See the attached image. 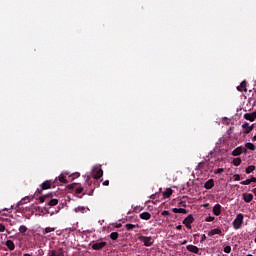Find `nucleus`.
I'll return each mask as SVG.
<instances>
[{"label":"nucleus","mask_w":256,"mask_h":256,"mask_svg":"<svg viewBox=\"0 0 256 256\" xmlns=\"http://www.w3.org/2000/svg\"><path fill=\"white\" fill-rule=\"evenodd\" d=\"M45 201L48 202V206L49 207H55V205L59 204V200L58 199H53V193L46 194V195L41 196L39 198V202L40 203H45Z\"/></svg>","instance_id":"f257e3e1"},{"label":"nucleus","mask_w":256,"mask_h":256,"mask_svg":"<svg viewBox=\"0 0 256 256\" xmlns=\"http://www.w3.org/2000/svg\"><path fill=\"white\" fill-rule=\"evenodd\" d=\"M58 183H59V180H57V178L54 180H46L42 183L41 189L36 190V193L41 194V193H43V191H45L47 189H51L52 187H55L56 185H58Z\"/></svg>","instance_id":"f03ea898"},{"label":"nucleus","mask_w":256,"mask_h":256,"mask_svg":"<svg viewBox=\"0 0 256 256\" xmlns=\"http://www.w3.org/2000/svg\"><path fill=\"white\" fill-rule=\"evenodd\" d=\"M138 241H141L145 247H151L154 243L153 237L143 235L138 236Z\"/></svg>","instance_id":"7ed1b4c3"},{"label":"nucleus","mask_w":256,"mask_h":256,"mask_svg":"<svg viewBox=\"0 0 256 256\" xmlns=\"http://www.w3.org/2000/svg\"><path fill=\"white\" fill-rule=\"evenodd\" d=\"M243 219H244V216L242 213L237 214L236 218L232 222V225L235 230L241 229V225H243Z\"/></svg>","instance_id":"20e7f679"},{"label":"nucleus","mask_w":256,"mask_h":256,"mask_svg":"<svg viewBox=\"0 0 256 256\" xmlns=\"http://www.w3.org/2000/svg\"><path fill=\"white\" fill-rule=\"evenodd\" d=\"M92 177L94 179H101V177H103V169L101 166H94L92 169Z\"/></svg>","instance_id":"39448f33"},{"label":"nucleus","mask_w":256,"mask_h":256,"mask_svg":"<svg viewBox=\"0 0 256 256\" xmlns=\"http://www.w3.org/2000/svg\"><path fill=\"white\" fill-rule=\"evenodd\" d=\"M195 221V218H193V214L188 215L184 220H183V225L187 227V229H191V224Z\"/></svg>","instance_id":"423d86ee"},{"label":"nucleus","mask_w":256,"mask_h":256,"mask_svg":"<svg viewBox=\"0 0 256 256\" xmlns=\"http://www.w3.org/2000/svg\"><path fill=\"white\" fill-rule=\"evenodd\" d=\"M106 246H107V242H96L92 244V249L94 251H101V249H103Z\"/></svg>","instance_id":"0eeeda50"},{"label":"nucleus","mask_w":256,"mask_h":256,"mask_svg":"<svg viewBox=\"0 0 256 256\" xmlns=\"http://www.w3.org/2000/svg\"><path fill=\"white\" fill-rule=\"evenodd\" d=\"M47 256H65V252L63 251V248L58 250H50Z\"/></svg>","instance_id":"6e6552de"},{"label":"nucleus","mask_w":256,"mask_h":256,"mask_svg":"<svg viewBox=\"0 0 256 256\" xmlns=\"http://www.w3.org/2000/svg\"><path fill=\"white\" fill-rule=\"evenodd\" d=\"M254 125H249L248 122H244L242 128L244 130L245 135H249V133L253 130Z\"/></svg>","instance_id":"1a4fd4ad"},{"label":"nucleus","mask_w":256,"mask_h":256,"mask_svg":"<svg viewBox=\"0 0 256 256\" xmlns=\"http://www.w3.org/2000/svg\"><path fill=\"white\" fill-rule=\"evenodd\" d=\"M237 91L240 93H247V80H243L239 86H237Z\"/></svg>","instance_id":"9d476101"},{"label":"nucleus","mask_w":256,"mask_h":256,"mask_svg":"<svg viewBox=\"0 0 256 256\" xmlns=\"http://www.w3.org/2000/svg\"><path fill=\"white\" fill-rule=\"evenodd\" d=\"M187 251H190V253H195L196 255L199 254V247L193 245V244H189L188 246H186Z\"/></svg>","instance_id":"9b49d317"},{"label":"nucleus","mask_w":256,"mask_h":256,"mask_svg":"<svg viewBox=\"0 0 256 256\" xmlns=\"http://www.w3.org/2000/svg\"><path fill=\"white\" fill-rule=\"evenodd\" d=\"M242 198H243V201H245V203H251V201H253V194L243 193Z\"/></svg>","instance_id":"f8f14e48"},{"label":"nucleus","mask_w":256,"mask_h":256,"mask_svg":"<svg viewBox=\"0 0 256 256\" xmlns=\"http://www.w3.org/2000/svg\"><path fill=\"white\" fill-rule=\"evenodd\" d=\"M221 209H223V207L221 206V204H216L213 207V213L214 215H216V217H219V215H221Z\"/></svg>","instance_id":"ddd939ff"},{"label":"nucleus","mask_w":256,"mask_h":256,"mask_svg":"<svg viewBox=\"0 0 256 256\" xmlns=\"http://www.w3.org/2000/svg\"><path fill=\"white\" fill-rule=\"evenodd\" d=\"M243 153V146L237 147L232 151L233 157H239Z\"/></svg>","instance_id":"4468645a"},{"label":"nucleus","mask_w":256,"mask_h":256,"mask_svg":"<svg viewBox=\"0 0 256 256\" xmlns=\"http://www.w3.org/2000/svg\"><path fill=\"white\" fill-rule=\"evenodd\" d=\"M204 187L208 190L213 189V187H215V181L213 179H209L205 182Z\"/></svg>","instance_id":"2eb2a0df"},{"label":"nucleus","mask_w":256,"mask_h":256,"mask_svg":"<svg viewBox=\"0 0 256 256\" xmlns=\"http://www.w3.org/2000/svg\"><path fill=\"white\" fill-rule=\"evenodd\" d=\"M210 237H213V235H223V232L219 228L212 229L209 234Z\"/></svg>","instance_id":"dca6fc26"},{"label":"nucleus","mask_w":256,"mask_h":256,"mask_svg":"<svg viewBox=\"0 0 256 256\" xmlns=\"http://www.w3.org/2000/svg\"><path fill=\"white\" fill-rule=\"evenodd\" d=\"M5 245L10 251H15V243L13 240H7Z\"/></svg>","instance_id":"f3484780"},{"label":"nucleus","mask_w":256,"mask_h":256,"mask_svg":"<svg viewBox=\"0 0 256 256\" xmlns=\"http://www.w3.org/2000/svg\"><path fill=\"white\" fill-rule=\"evenodd\" d=\"M140 219H143L144 221H149V219H151V213H149V212L141 213Z\"/></svg>","instance_id":"a211bd4d"},{"label":"nucleus","mask_w":256,"mask_h":256,"mask_svg":"<svg viewBox=\"0 0 256 256\" xmlns=\"http://www.w3.org/2000/svg\"><path fill=\"white\" fill-rule=\"evenodd\" d=\"M171 195H173V190L171 188H168L163 192V197H165V199H169Z\"/></svg>","instance_id":"6ab92c4d"},{"label":"nucleus","mask_w":256,"mask_h":256,"mask_svg":"<svg viewBox=\"0 0 256 256\" xmlns=\"http://www.w3.org/2000/svg\"><path fill=\"white\" fill-rule=\"evenodd\" d=\"M18 230L21 235L25 236L27 235V231H29V228H27V226L25 225H21Z\"/></svg>","instance_id":"aec40b11"},{"label":"nucleus","mask_w":256,"mask_h":256,"mask_svg":"<svg viewBox=\"0 0 256 256\" xmlns=\"http://www.w3.org/2000/svg\"><path fill=\"white\" fill-rule=\"evenodd\" d=\"M173 213H182L183 215H187V209L184 208H173Z\"/></svg>","instance_id":"412c9836"},{"label":"nucleus","mask_w":256,"mask_h":256,"mask_svg":"<svg viewBox=\"0 0 256 256\" xmlns=\"http://www.w3.org/2000/svg\"><path fill=\"white\" fill-rule=\"evenodd\" d=\"M135 227H139V225H135V224H126L125 228L127 231H133V229H135Z\"/></svg>","instance_id":"4be33fe9"},{"label":"nucleus","mask_w":256,"mask_h":256,"mask_svg":"<svg viewBox=\"0 0 256 256\" xmlns=\"http://www.w3.org/2000/svg\"><path fill=\"white\" fill-rule=\"evenodd\" d=\"M110 239H112V241H117V239H119V233L118 232H112L110 234Z\"/></svg>","instance_id":"5701e85b"},{"label":"nucleus","mask_w":256,"mask_h":256,"mask_svg":"<svg viewBox=\"0 0 256 256\" xmlns=\"http://www.w3.org/2000/svg\"><path fill=\"white\" fill-rule=\"evenodd\" d=\"M245 147H247L249 149V151H255V144H253L251 142H247L245 144Z\"/></svg>","instance_id":"b1692460"},{"label":"nucleus","mask_w":256,"mask_h":256,"mask_svg":"<svg viewBox=\"0 0 256 256\" xmlns=\"http://www.w3.org/2000/svg\"><path fill=\"white\" fill-rule=\"evenodd\" d=\"M232 164L234 167H239V165H241V158H234Z\"/></svg>","instance_id":"393cba45"},{"label":"nucleus","mask_w":256,"mask_h":256,"mask_svg":"<svg viewBox=\"0 0 256 256\" xmlns=\"http://www.w3.org/2000/svg\"><path fill=\"white\" fill-rule=\"evenodd\" d=\"M53 231H55V228H52V227H46L44 230H43V235H47V233H53Z\"/></svg>","instance_id":"a878e982"},{"label":"nucleus","mask_w":256,"mask_h":256,"mask_svg":"<svg viewBox=\"0 0 256 256\" xmlns=\"http://www.w3.org/2000/svg\"><path fill=\"white\" fill-rule=\"evenodd\" d=\"M255 171V166L251 165L246 168V173L249 175L250 173H253Z\"/></svg>","instance_id":"bb28decb"},{"label":"nucleus","mask_w":256,"mask_h":256,"mask_svg":"<svg viewBox=\"0 0 256 256\" xmlns=\"http://www.w3.org/2000/svg\"><path fill=\"white\" fill-rule=\"evenodd\" d=\"M75 213H85V207L79 206L75 208Z\"/></svg>","instance_id":"cd10ccee"},{"label":"nucleus","mask_w":256,"mask_h":256,"mask_svg":"<svg viewBox=\"0 0 256 256\" xmlns=\"http://www.w3.org/2000/svg\"><path fill=\"white\" fill-rule=\"evenodd\" d=\"M58 181L60 183H67V179H65V175L61 174L59 177H58Z\"/></svg>","instance_id":"c85d7f7f"},{"label":"nucleus","mask_w":256,"mask_h":256,"mask_svg":"<svg viewBox=\"0 0 256 256\" xmlns=\"http://www.w3.org/2000/svg\"><path fill=\"white\" fill-rule=\"evenodd\" d=\"M83 191H84L83 187H78V188H76L75 193H76V195H81V193H83Z\"/></svg>","instance_id":"c756f323"},{"label":"nucleus","mask_w":256,"mask_h":256,"mask_svg":"<svg viewBox=\"0 0 256 256\" xmlns=\"http://www.w3.org/2000/svg\"><path fill=\"white\" fill-rule=\"evenodd\" d=\"M205 221H206L207 223H211L212 221H215V217H213V216H208V217H206Z\"/></svg>","instance_id":"7c9ffc66"},{"label":"nucleus","mask_w":256,"mask_h":256,"mask_svg":"<svg viewBox=\"0 0 256 256\" xmlns=\"http://www.w3.org/2000/svg\"><path fill=\"white\" fill-rule=\"evenodd\" d=\"M225 171V169L223 168H218L217 170H215V175H219V173H223Z\"/></svg>","instance_id":"2f4dec72"},{"label":"nucleus","mask_w":256,"mask_h":256,"mask_svg":"<svg viewBox=\"0 0 256 256\" xmlns=\"http://www.w3.org/2000/svg\"><path fill=\"white\" fill-rule=\"evenodd\" d=\"M241 185H251V180L247 179L245 181L240 182Z\"/></svg>","instance_id":"473e14b6"},{"label":"nucleus","mask_w":256,"mask_h":256,"mask_svg":"<svg viewBox=\"0 0 256 256\" xmlns=\"http://www.w3.org/2000/svg\"><path fill=\"white\" fill-rule=\"evenodd\" d=\"M224 253H231V246H225Z\"/></svg>","instance_id":"72a5a7b5"},{"label":"nucleus","mask_w":256,"mask_h":256,"mask_svg":"<svg viewBox=\"0 0 256 256\" xmlns=\"http://www.w3.org/2000/svg\"><path fill=\"white\" fill-rule=\"evenodd\" d=\"M233 178H234V181H241V176L239 174H235Z\"/></svg>","instance_id":"f704fd0d"},{"label":"nucleus","mask_w":256,"mask_h":256,"mask_svg":"<svg viewBox=\"0 0 256 256\" xmlns=\"http://www.w3.org/2000/svg\"><path fill=\"white\" fill-rule=\"evenodd\" d=\"M162 215H163V217H167V215H171V213L169 211H167V210H164L162 212Z\"/></svg>","instance_id":"c9c22d12"},{"label":"nucleus","mask_w":256,"mask_h":256,"mask_svg":"<svg viewBox=\"0 0 256 256\" xmlns=\"http://www.w3.org/2000/svg\"><path fill=\"white\" fill-rule=\"evenodd\" d=\"M5 226L3 225V223H0V233H3L5 231Z\"/></svg>","instance_id":"e433bc0d"},{"label":"nucleus","mask_w":256,"mask_h":256,"mask_svg":"<svg viewBox=\"0 0 256 256\" xmlns=\"http://www.w3.org/2000/svg\"><path fill=\"white\" fill-rule=\"evenodd\" d=\"M250 180V183H256V178L255 177H251V179H249Z\"/></svg>","instance_id":"4c0bfd02"},{"label":"nucleus","mask_w":256,"mask_h":256,"mask_svg":"<svg viewBox=\"0 0 256 256\" xmlns=\"http://www.w3.org/2000/svg\"><path fill=\"white\" fill-rule=\"evenodd\" d=\"M103 185H104L105 187H108V185H109V180H105V181L103 182Z\"/></svg>","instance_id":"58836bf2"},{"label":"nucleus","mask_w":256,"mask_h":256,"mask_svg":"<svg viewBox=\"0 0 256 256\" xmlns=\"http://www.w3.org/2000/svg\"><path fill=\"white\" fill-rule=\"evenodd\" d=\"M247 150H248V148L246 146L242 147V153H247Z\"/></svg>","instance_id":"ea45409f"},{"label":"nucleus","mask_w":256,"mask_h":256,"mask_svg":"<svg viewBox=\"0 0 256 256\" xmlns=\"http://www.w3.org/2000/svg\"><path fill=\"white\" fill-rule=\"evenodd\" d=\"M68 189H75V184L68 185Z\"/></svg>","instance_id":"a19ab883"},{"label":"nucleus","mask_w":256,"mask_h":256,"mask_svg":"<svg viewBox=\"0 0 256 256\" xmlns=\"http://www.w3.org/2000/svg\"><path fill=\"white\" fill-rule=\"evenodd\" d=\"M176 229H177V231H181V229H183V226L182 225H178V226H176Z\"/></svg>","instance_id":"79ce46f5"},{"label":"nucleus","mask_w":256,"mask_h":256,"mask_svg":"<svg viewBox=\"0 0 256 256\" xmlns=\"http://www.w3.org/2000/svg\"><path fill=\"white\" fill-rule=\"evenodd\" d=\"M181 245H187V240H184Z\"/></svg>","instance_id":"37998d69"},{"label":"nucleus","mask_w":256,"mask_h":256,"mask_svg":"<svg viewBox=\"0 0 256 256\" xmlns=\"http://www.w3.org/2000/svg\"><path fill=\"white\" fill-rule=\"evenodd\" d=\"M74 177H79V173L73 174Z\"/></svg>","instance_id":"c03bdc74"},{"label":"nucleus","mask_w":256,"mask_h":256,"mask_svg":"<svg viewBox=\"0 0 256 256\" xmlns=\"http://www.w3.org/2000/svg\"><path fill=\"white\" fill-rule=\"evenodd\" d=\"M204 207L208 208L209 207V203L204 204Z\"/></svg>","instance_id":"a18cd8bd"},{"label":"nucleus","mask_w":256,"mask_h":256,"mask_svg":"<svg viewBox=\"0 0 256 256\" xmlns=\"http://www.w3.org/2000/svg\"><path fill=\"white\" fill-rule=\"evenodd\" d=\"M205 239H207V237L205 235H203L202 241H205Z\"/></svg>","instance_id":"49530a36"},{"label":"nucleus","mask_w":256,"mask_h":256,"mask_svg":"<svg viewBox=\"0 0 256 256\" xmlns=\"http://www.w3.org/2000/svg\"><path fill=\"white\" fill-rule=\"evenodd\" d=\"M252 141H256V135L252 138Z\"/></svg>","instance_id":"de8ad7c7"},{"label":"nucleus","mask_w":256,"mask_h":256,"mask_svg":"<svg viewBox=\"0 0 256 256\" xmlns=\"http://www.w3.org/2000/svg\"><path fill=\"white\" fill-rule=\"evenodd\" d=\"M23 256H32V255H31V254L26 253V254H24Z\"/></svg>","instance_id":"09e8293b"},{"label":"nucleus","mask_w":256,"mask_h":256,"mask_svg":"<svg viewBox=\"0 0 256 256\" xmlns=\"http://www.w3.org/2000/svg\"><path fill=\"white\" fill-rule=\"evenodd\" d=\"M116 227H117V229H119L121 227V224H118Z\"/></svg>","instance_id":"8fccbe9b"},{"label":"nucleus","mask_w":256,"mask_h":256,"mask_svg":"<svg viewBox=\"0 0 256 256\" xmlns=\"http://www.w3.org/2000/svg\"><path fill=\"white\" fill-rule=\"evenodd\" d=\"M87 183H88V185H91V182L89 181V179L87 180Z\"/></svg>","instance_id":"3c124183"},{"label":"nucleus","mask_w":256,"mask_h":256,"mask_svg":"<svg viewBox=\"0 0 256 256\" xmlns=\"http://www.w3.org/2000/svg\"><path fill=\"white\" fill-rule=\"evenodd\" d=\"M254 242L256 243V237H255V239H254Z\"/></svg>","instance_id":"603ef678"},{"label":"nucleus","mask_w":256,"mask_h":256,"mask_svg":"<svg viewBox=\"0 0 256 256\" xmlns=\"http://www.w3.org/2000/svg\"><path fill=\"white\" fill-rule=\"evenodd\" d=\"M254 192L256 191V188L253 190Z\"/></svg>","instance_id":"864d4df0"}]
</instances>
